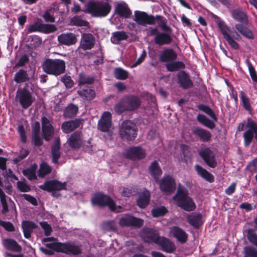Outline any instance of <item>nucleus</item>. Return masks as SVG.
Wrapping results in <instances>:
<instances>
[{
	"mask_svg": "<svg viewBox=\"0 0 257 257\" xmlns=\"http://www.w3.org/2000/svg\"><path fill=\"white\" fill-rule=\"evenodd\" d=\"M45 245L49 249L41 247L40 250L47 255H53L54 251L68 254H72L73 255H78L81 251L80 246L75 245L72 242L61 243L59 242H52L51 243H47Z\"/></svg>",
	"mask_w": 257,
	"mask_h": 257,
	"instance_id": "obj_1",
	"label": "nucleus"
},
{
	"mask_svg": "<svg viewBox=\"0 0 257 257\" xmlns=\"http://www.w3.org/2000/svg\"><path fill=\"white\" fill-rule=\"evenodd\" d=\"M83 11L89 14L92 17L103 18L107 16L111 10V6L104 1H90L85 6Z\"/></svg>",
	"mask_w": 257,
	"mask_h": 257,
	"instance_id": "obj_2",
	"label": "nucleus"
},
{
	"mask_svg": "<svg viewBox=\"0 0 257 257\" xmlns=\"http://www.w3.org/2000/svg\"><path fill=\"white\" fill-rule=\"evenodd\" d=\"M140 98L135 95L125 96L115 105L114 110L117 114L124 111H132L137 109L141 105Z\"/></svg>",
	"mask_w": 257,
	"mask_h": 257,
	"instance_id": "obj_3",
	"label": "nucleus"
},
{
	"mask_svg": "<svg viewBox=\"0 0 257 257\" xmlns=\"http://www.w3.org/2000/svg\"><path fill=\"white\" fill-rule=\"evenodd\" d=\"M218 26L223 38L227 41L230 47L233 50H238L240 46L237 41L242 39L239 34L234 30V28H228L224 22H220Z\"/></svg>",
	"mask_w": 257,
	"mask_h": 257,
	"instance_id": "obj_4",
	"label": "nucleus"
},
{
	"mask_svg": "<svg viewBox=\"0 0 257 257\" xmlns=\"http://www.w3.org/2000/svg\"><path fill=\"white\" fill-rule=\"evenodd\" d=\"M65 61L61 59H47L43 63L42 68L46 73L57 76L65 72Z\"/></svg>",
	"mask_w": 257,
	"mask_h": 257,
	"instance_id": "obj_5",
	"label": "nucleus"
},
{
	"mask_svg": "<svg viewBox=\"0 0 257 257\" xmlns=\"http://www.w3.org/2000/svg\"><path fill=\"white\" fill-rule=\"evenodd\" d=\"M29 83H26L23 88L18 89L17 91L16 100L19 102L24 109L30 106L34 100L32 93L29 91Z\"/></svg>",
	"mask_w": 257,
	"mask_h": 257,
	"instance_id": "obj_6",
	"label": "nucleus"
},
{
	"mask_svg": "<svg viewBox=\"0 0 257 257\" xmlns=\"http://www.w3.org/2000/svg\"><path fill=\"white\" fill-rule=\"evenodd\" d=\"M119 135L123 140L132 141L137 137V127L131 120H124L119 128Z\"/></svg>",
	"mask_w": 257,
	"mask_h": 257,
	"instance_id": "obj_7",
	"label": "nucleus"
},
{
	"mask_svg": "<svg viewBox=\"0 0 257 257\" xmlns=\"http://www.w3.org/2000/svg\"><path fill=\"white\" fill-rule=\"evenodd\" d=\"M159 186L162 192L167 195L172 194L176 188L175 180L172 175L165 174L160 179L159 182Z\"/></svg>",
	"mask_w": 257,
	"mask_h": 257,
	"instance_id": "obj_8",
	"label": "nucleus"
},
{
	"mask_svg": "<svg viewBox=\"0 0 257 257\" xmlns=\"http://www.w3.org/2000/svg\"><path fill=\"white\" fill-rule=\"evenodd\" d=\"M66 182L62 183L56 180L46 181L44 184L39 186V188L43 190L52 192V195L54 197L60 196V194L56 191L65 190Z\"/></svg>",
	"mask_w": 257,
	"mask_h": 257,
	"instance_id": "obj_9",
	"label": "nucleus"
},
{
	"mask_svg": "<svg viewBox=\"0 0 257 257\" xmlns=\"http://www.w3.org/2000/svg\"><path fill=\"white\" fill-rule=\"evenodd\" d=\"M56 30L57 28L55 25L43 24L41 19H38L34 23L29 26L28 32L32 33L38 31L48 34L54 32Z\"/></svg>",
	"mask_w": 257,
	"mask_h": 257,
	"instance_id": "obj_10",
	"label": "nucleus"
},
{
	"mask_svg": "<svg viewBox=\"0 0 257 257\" xmlns=\"http://www.w3.org/2000/svg\"><path fill=\"white\" fill-rule=\"evenodd\" d=\"M91 202L93 204L99 206H108L112 211L116 210L115 205L113 200L110 197L100 193L94 195L91 199Z\"/></svg>",
	"mask_w": 257,
	"mask_h": 257,
	"instance_id": "obj_11",
	"label": "nucleus"
},
{
	"mask_svg": "<svg viewBox=\"0 0 257 257\" xmlns=\"http://www.w3.org/2000/svg\"><path fill=\"white\" fill-rule=\"evenodd\" d=\"M169 233L171 236L175 238L178 242L184 244L187 242L188 235L183 228L179 226H172L169 228Z\"/></svg>",
	"mask_w": 257,
	"mask_h": 257,
	"instance_id": "obj_12",
	"label": "nucleus"
},
{
	"mask_svg": "<svg viewBox=\"0 0 257 257\" xmlns=\"http://www.w3.org/2000/svg\"><path fill=\"white\" fill-rule=\"evenodd\" d=\"M177 59V54L171 48H165L161 50L159 54V61L162 63H166V64L171 63Z\"/></svg>",
	"mask_w": 257,
	"mask_h": 257,
	"instance_id": "obj_13",
	"label": "nucleus"
},
{
	"mask_svg": "<svg viewBox=\"0 0 257 257\" xmlns=\"http://www.w3.org/2000/svg\"><path fill=\"white\" fill-rule=\"evenodd\" d=\"M192 132L195 138L202 142H209L212 139L211 132L206 129L201 128V127H193Z\"/></svg>",
	"mask_w": 257,
	"mask_h": 257,
	"instance_id": "obj_14",
	"label": "nucleus"
},
{
	"mask_svg": "<svg viewBox=\"0 0 257 257\" xmlns=\"http://www.w3.org/2000/svg\"><path fill=\"white\" fill-rule=\"evenodd\" d=\"M199 155L202 158L205 163L210 167L215 168L216 166L215 157L214 153L209 147L205 148L199 152Z\"/></svg>",
	"mask_w": 257,
	"mask_h": 257,
	"instance_id": "obj_15",
	"label": "nucleus"
},
{
	"mask_svg": "<svg viewBox=\"0 0 257 257\" xmlns=\"http://www.w3.org/2000/svg\"><path fill=\"white\" fill-rule=\"evenodd\" d=\"M177 81L179 86L183 89H189L193 86V82L186 71H179L177 75Z\"/></svg>",
	"mask_w": 257,
	"mask_h": 257,
	"instance_id": "obj_16",
	"label": "nucleus"
},
{
	"mask_svg": "<svg viewBox=\"0 0 257 257\" xmlns=\"http://www.w3.org/2000/svg\"><path fill=\"white\" fill-rule=\"evenodd\" d=\"M145 152L141 146L131 147L126 149L124 153V156L133 160H140L144 158Z\"/></svg>",
	"mask_w": 257,
	"mask_h": 257,
	"instance_id": "obj_17",
	"label": "nucleus"
},
{
	"mask_svg": "<svg viewBox=\"0 0 257 257\" xmlns=\"http://www.w3.org/2000/svg\"><path fill=\"white\" fill-rule=\"evenodd\" d=\"M67 143L73 149L80 148L83 144V136L81 132L77 131L71 134Z\"/></svg>",
	"mask_w": 257,
	"mask_h": 257,
	"instance_id": "obj_18",
	"label": "nucleus"
},
{
	"mask_svg": "<svg viewBox=\"0 0 257 257\" xmlns=\"http://www.w3.org/2000/svg\"><path fill=\"white\" fill-rule=\"evenodd\" d=\"M43 136L46 141H50L54 133V127L50 121L46 117L42 118Z\"/></svg>",
	"mask_w": 257,
	"mask_h": 257,
	"instance_id": "obj_19",
	"label": "nucleus"
},
{
	"mask_svg": "<svg viewBox=\"0 0 257 257\" xmlns=\"http://www.w3.org/2000/svg\"><path fill=\"white\" fill-rule=\"evenodd\" d=\"M158 245L161 250L169 253H173L176 249L175 243L170 239L164 237V236H160Z\"/></svg>",
	"mask_w": 257,
	"mask_h": 257,
	"instance_id": "obj_20",
	"label": "nucleus"
},
{
	"mask_svg": "<svg viewBox=\"0 0 257 257\" xmlns=\"http://www.w3.org/2000/svg\"><path fill=\"white\" fill-rule=\"evenodd\" d=\"M59 44L61 45L71 46L77 42V36L72 33H63L57 38Z\"/></svg>",
	"mask_w": 257,
	"mask_h": 257,
	"instance_id": "obj_21",
	"label": "nucleus"
},
{
	"mask_svg": "<svg viewBox=\"0 0 257 257\" xmlns=\"http://www.w3.org/2000/svg\"><path fill=\"white\" fill-rule=\"evenodd\" d=\"M95 42V38L92 34L85 33L82 36L78 49L90 50L94 46Z\"/></svg>",
	"mask_w": 257,
	"mask_h": 257,
	"instance_id": "obj_22",
	"label": "nucleus"
},
{
	"mask_svg": "<svg viewBox=\"0 0 257 257\" xmlns=\"http://www.w3.org/2000/svg\"><path fill=\"white\" fill-rule=\"evenodd\" d=\"M119 223L122 227L134 226L140 227L143 224V220L131 216H126L121 218Z\"/></svg>",
	"mask_w": 257,
	"mask_h": 257,
	"instance_id": "obj_23",
	"label": "nucleus"
},
{
	"mask_svg": "<svg viewBox=\"0 0 257 257\" xmlns=\"http://www.w3.org/2000/svg\"><path fill=\"white\" fill-rule=\"evenodd\" d=\"M111 113L108 111L104 112L98 121V130L101 132H108L111 125Z\"/></svg>",
	"mask_w": 257,
	"mask_h": 257,
	"instance_id": "obj_24",
	"label": "nucleus"
},
{
	"mask_svg": "<svg viewBox=\"0 0 257 257\" xmlns=\"http://www.w3.org/2000/svg\"><path fill=\"white\" fill-rule=\"evenodd\" d=\"M159 231L152 228H146V242L158 245L160 237Z\"/></svg>",
	"mask_w": 257,
	"mask_h": 257,
	"instance_id": "obj_25",
	"label": "nucleus"
},
{
	"mask_svg": "<svg viewBox=\"0 0 257 257\" xmlns=\"http://www.w3.org/2000/svg\"><path fill=\"white\" fill-rule=\"evenodd\" d=\"M173 41L171 35L165 32H159L154 40V43L159 46L170 45Z\"/></svg>",
	"mask_w": 257,
	"mask_h": 257,
	"instance_id": "obj_26",
	"label": "nucleus"
},
{
	"mask_svg": "<svg viewBox=\"0 0 257 257\" xmlns=\"http://www.w3.org/2000/svg\"><path fill=\"white\" fill-rule=\"evenodd\" d=\"M115 13L120 17L128 18L132 15V12L124 2L117 3L115 7Z\"/></svg>",
	"mask_w": 257,
	"mask_h": 257,
	"instance_id": "obj_27",
	"label": "nucleus"
},
{
	"mask_svg": "<svg viewBox=\"0 0 257 257\" xmlns=\"http://www.w3.org/2000/svg\"><path fill=\"white\" fill-rule=\"evenodd\" d=\"M82 120L78 119L65 121L62 124V130L65 134L70 133L75 129L79 127L80 124L82 123Z\"/></svg>",
	"mask_w": 257,
	"mask_h": 257,
	"instance_id": "obj_28",
	"label": "nucleus"
},
{
	"mask_svg": "<svg viewBox=\"0 0 257 257\" xmlns=\"http://www.w3.org/2000/svg\"><path fill=\"white\" fill-rule=\"evenodd\" d=\"M188 223L193 228H199L203 225L202 215L200 213H192L187 216Z\"/></svg>",
	"mask_w": 257,
	"mask_h": 257,
	"instance_id": "obj_29",
	"label": "nucleus"
},
{
	"mask_svg": "<svg viewBox=\"0 0 257 257\" xmlns=\"http://www.w3.org/2000/svg\"><path fill=\"white\" fill-rule=\"evenodd\" d=\"M232 18L237 22L247 25L248 23L247 15L241 8L234 9L232 12Z\"/></svg>",
	"mask_w": 257,
	"mask_h": 257,
	"instance_id": "obj_30",
	"label": "nucleus"
},
{
	"mask_svg": "<svg viewBox=\"0 0 257 257\" xmlns=\"http://www.w3.org/2000/svg\"><path fill=\"white\" fill-rule=\"evenodd\" d=\"M60 149V139L58 137L55 139V143L52 146L51 149L52 161L55 164L58 163V160L61 157V153Z\"/></svg>",
	"mask_w": 257,
	"mask_h": 257,
	"instance_id": "obj_31",
	"label": "nucleus"
},
{
	"mask_svg": "<svg viewBox=\"0 0 257 257\" xmlns=\"http://www.w3.org/2000/svg\"><path fill=\"white\" fill-rule=\"evenodd\" d=\"M149 171L151 176L154 178L157 184H159L161 180L159 179V177L162 175L163 171L157 161H154L152 162L149 167Z\"/></svg>",
	"mask_w": 257,
	"mask_h": 257,
	"instance_id": "obj_32",
	"label": "nucleus"
},
{
	"mask_svg": "<svg viewBox=\"0 0 257 257\" xmlns=\"http://www.w3.org/2000/svg\"><path fill=\"white\" fill-rule=\"evenodd\" d=\"M22 227L24 236L26 238H30L33 230L37 227V225L33 221L24 220L22 222Z\"/></svg>",
	"mask_w": 257,
	"mask_h": 257,
	"instance_id": "obj_33",
	"label": "nucleus"
},
{
	"mask_svg": "<svg viewBox=\"0 0 257 257\" xmlns=\"http://www.w3.org/2000/svg\"><path fill=\"white\" fill-rule=\"evenodd\" d=\"M3 244L5 247L9 250L16 252H20L22 250L21 246L17 241L12 239H4L3 240Z\"/></svg>",
	"mask_w": 257,
	"mask_h": 257,
	"instance_id": "obj_34",
	"label": "nucleus"
},
{
	"mask_svg": "<svg viewBox=\"0 0 257 257\" xmlns=\"http://www.w3.org/2000/svg\"><path fill=\"white\" fill-rule=\"evenodd\" d=\"M179 207L187 211H191L194 210L196 206L193 201L192 198L189 197L188 195L186 196L184 200L179 205Z\"/></svg>",
	"mask_w": 257,
	"mask_h": 257,
	"instance_id": "obj_35",
	"label": "nucleus"
},
{
	"mask_svg": "<svg viewBox=\"0 0 257 257\" xmlns=\"http://www.w3.org/2000/svg\"><path fill=\"white\" fill-rule=\"evenodd\" d=\"M195 169L197 171L198 174L208 182L212 183L214 182V177L211 173L208 172L207 170L203 169V167L200 166L199 165H196Z\"/></svg>",
	"mask_w": 257,
	"mask_h": 257,
	"instance_id": "obj_36",
	"label": "nucleus"
},
{
	"mask_svg": "<svg viewBox=\"0 0 257 257\" xmlns=\"http://www.w3.org/2000/svg\"><path fill=\"white\" fill-rule=\"evenodd\" d=\"M235 28L244 37L253 40L254 38V35L251 30L248 28L244 26L241 23H237L235 25Z\"/></svg>",
	"mask_w": 257,
	"mask_h": 257,
	"instance_id": "obj_37",
	"label": "nucleus"
},
{
	"mask_svg": "<svg viewBox=\"0 0 257 257\" xmlns=\"http://www.w3.org/2000/svg\"><path fill=\"white\" fill-rule=\"evenodd\" d=\"M78 111V106L73 103H70L64 109L63 115L65 118H72L76 115Z\"/></svg>",
	"mask_w": 257,
	"mask_h": 257,
	"instance_id": "obj_38",
	"label": "nucleus"
},
{
	"mask_svg": "<svg viewBox=\"0 0 257 257\" xmlns=\"http://www.w3.org/2000/svg\"><path fill=\"white\" fill-rule=\"evenodd\" d=\"M166 69L168 71L173 72L185 68V64L181 61H173L171 63L165 65Z\"/></svg>",
	"mask_w": 257,
	"mask_h": 257,
	"instance_id": "obj_39",
	"label": "nucleus"
},
{
	"mask_svg": "<svg viewBox=\"0 0 257 257\" xmlns=\"http://www.w3.org/2000/svg\"><path fill=\"white\" fill-rule=\"evenodd\" d=\"M197 121L209 129H213L216 126L214 121L208 118L203 114H199L197 115Z\"/></svg>",
	"mask_w": 257,
	"mask_h": 257,
	"instance_id": "obj_40",
	"label": "nucleus"
},
{
	"mask_svg": "<svg viewBox=\"0 0 257 257\" xmlns=\"http://www.w3.org/2000/svg\"><path fill=\"white\" fill-rule=\"evenodd\" d=\"M128 36L124 31H117L112 33L111 42L114 44H118L121 41L126 40Z\"/></svg>",
	"mask_w": 257,
	"mask_h": 257,
	"instance_id": "obj_41",
	"label": "nucleus"
},
{
	"mask_svg": "<svg viewBox=\"0 0 257 257\" xmlns=\"http://www.w3.org/2000/svg\"><path fill=\"white\" fill-rule=\"evenodd\" d=\"M188 195V191L184 188H179L175 195L173 196V199L176 201L177 206H179Z\"/></svg>",
	"mask_w": 257,
	"mask_h": 257,
	"instance_id": "obj_42",
	"label": "nucleus"
},
{
	"mask_svg": "<svg viewBox=\"0 0 257 257\" xmlns=\"http://www.w3.org/2000/svg\"><path fill=\"white\" fill-rule=\"evenodd\" d=\"M30 79L29 75L26 71L20 69L15 75L14 80L17 83L27 82Z\"/></svg>",
	"mask_w": 257,
	"mask_h": 257,
	"instance_id": "obj_43",
	"label": "nucleus"
},
{
	"mask_svg": "<svg viewBox=\"0 0 257 257\" xmlns=\"http://www.w3.org/2000/svg\"><path fill=\"white\" fill-rule=\"evenodd\" d=\"M240 98L243 108L250 113L252 109L249 97L245 93L244 91H240Z\"/></svg>",
	"mask_w": 257,
	"mask_h": 257,
	"instance_id": "obj_44",
	"label": "nucleus"
},
{
	"mask_svg": "<svg viewBox=\"0 0 257 257\" xmlns=\"http://www.w3.org/2000/svg\"><path fill=\"white\" fill-rule=\"evenodd\" d=\"M168 212V210L164 205H161L159 207H155L152 209L151 214L152 216L155 218L163 216Z\"/></svg>",
	"mask_w": 257,
	"mask_h": 257,
	"instance_id": "obj_45",
	"label": "nucleus"
},
{
	"mask_svg": "<svg viewBox=\"0 0 257 257\" xmlns=\"http://www.w3.org/2000/svg\"><path fill=\"white\" fill-rule=\"evenodd\" d=\"M78 93L82 98L87 100H92L95 96L94 90L90 88L78 91Z\"/></svg>",
	"mask_w": 257,
	"mask_h": 257,
	"instance_id": "obj_46",
	"label": "nucleus"
},
{
	"mask_svg": "<svg viewBox=\"0 0 257 257\" xmlns=\"http://www.w3.org/2000/svg\"><path fill=\"white\" fill-rule=\"evenodd\" d=\"M197 108L203 111L205 113L208 114L210 116L214 121H217L218 118L216 116L213 110L210 107V106L205 105L204 104H199L197 106Z\"/></svg>",
	"mask_w": 257,
	"mask_h": 257,
	"instance_id": "obj_47",
	"label": "nucleus"
},
{
	"mask_svg": "<svg viewBox=\"0 0 257 257\" xmlns=\"http://www.w3.org/2000/svg\"><path fill=\"white\" fill-rule=\"evenodd\" d=\"M197 108L203 111L205 113L208 114L210 116L214 121H217L218 118L216 116L213 110L210 107V106L205 105L204 104H199L197 106Z\"/></svg>",
	"mask_w": 257,
	"mask_h": 257,
	"instance_id": "obj_48",
	"label": "nucleus"
},
{
	"mask_svg": "<svg viewBox=\"0 0 257 257\" xmlns=\"http://www.w3.org/2000/svg\"><path fill=\"white\" fill-rule=\"evenodd\" d=\"M37 168V165L34 164L31 168L24 170L23 171V174L30 180H35L37 178L36 175Z\"/></svg>",
	"mask_w": 257,
	"mask_h": 257,
	"instance_id": "obj_49",
	"label": "nucleus"
},
{
	"mask_svg": "<svg viewBox=\"0 0 257 257\" xmlns=\"http://www.w3.org/2000/svg\"><path fill=\"white\" fill-rule=\"evenodd\" d=\"M245 63L246 64V65L248 66V69L249 71V73L250 74V76L251 78L252 79V81L254 83H257V73L253 66L251 63L250 62V60L248 59V58H247L245 60Z\"/></svg>",
	"mask_w": 257,
	"mask_h": 257,
	"instance_id": "obj_50",
	"label": "nucleus"
},
{
	"mask_svg": "<svg viewBox=\"0 0 257 257\" xmlns=\"http://www.w3.org/2000/svg\"><path fill=\"white\" fill-rule=\"evenodd\" d=\"M246 237L249 242L257 247V233L252 228H249L246 231Z\"/></svg>",
	"mask_w": 257,
	"mask_h": 257,
	"instance_id": "obj_51",
	"label": "nucleus"
},
{
	"mask_svg": "<svg viewBox=\"0 0 257 257\" xmlns=\"http://www.w3.org/2000/svg\"><path fill=\"white\" fill-rule=\"evenodd\" d=\"M114 74L116 79L120 80H125L128 76L127 71L121 68H115Z\"/></svg>",
	"mask_w": 257,
	"mask_h": 257,
	"instance_id": "obj_52",
	"label": "nucleus"
},
{
	"mask_svg": "<svg viewBox=\"0 0 257 257\" xmlns=\"http://www.w3.org/2000/svg\"><path fill=\"white\" fill-rule=\"evenodd\" d=\"M243 137L244 139V146L245 147H248L250 145L253 139L254 134H252V132L247 131V130L246 131L244 132Z\"/></svg>",
	"mask_w": 257,
	"mask_h": 257,
	"instance_id": "obj_53",
	"label": "nucleus"
},
{
	"mask_svg": "<svg viewBox=\"0 0 257 257\" xmlns=\"http://www.w3.org/2000/svg\"><path fill=\"white\" fill-rule=\"evenodd\" d=\"M94 78L89 76L86 75L83 73L79 74V85L90 84L94 82Z\"/></svg>",
	"mask_w": 257,
	"mask_h": 257,
	"instance_id": "obj_54",
	"label": "nucleus"
},
{
	"mask_svg": "<svg viewBox=\"0 0 257 257\" xmlns=\"http://www.w3.org/2000/svg\"><path fill=\"white\" fill-rule=\"evenodd\" d=\"M52 171V168L47 163H43L39 170V176L41 177H44L46 175L50 173Z\"/></svg>",
	"mask_w": 257,
	"mask_h": 257,
	"instance_id": "obj_55",
	"label": "nucleus"
},
{
	"mask_svg": "<svg viewBox=\"0 0 257 257\" xmlns=\"http://www.w3.org/2000/svg\"><path fill=\"white\" fill-rule=\"evenodd\" d=\"M163 17L160 16V15L156 16L157 21H158V26L161 28L163 31H167V32H171V28L167 26L166 20L163 19Z\"/></svg>",
	"mask_w": 257,
	"mask_h": 257,
	"instance_id": "obj_56",
	"label": "nucleus"
},
{
	"mask_svg": "<svg viewBox=\"0 0 257 257\" xmlns=\"http://www.w3.org/2000/svg\"><path fill=\"white\" fill-rule=\"evenodd\" d=\"M243 257H257V249L251 246L244 247Z\"/></svg>",
	"mask_w": 257,
	"mask_h": 257,
	"instance_id": "obj_57",
	"label": "nucleus"
},
{
	"mask_svg": "<svg viewBox=\"0 0 257 257\" xmlns=\"http://www.w3.org/2000/svg\"><path fill=\"white\" fill-rule=\"evenodd\" d=\"M134 20L138 24L145 26V12L135 11Z\"/></svg>",
	"mask_w": 257,
	"mask_h": 257,
	"instance_id": "obj_58",
	"label": "nucleus"
},
{
	"mask_svg": "<svg viewBox=\"0 0 257 257\" xmlns=\"http://www.w3.org/2000/svg\"><path fill=\"white\" fill-rule=\"evenodd\" d=\"M119 193L124 197H130L135 192L134 189L132 187H120L119 189Z\"/></svg>",
	"mask_w": 257,
	"mask_h": 257,
	"instance_id": "obj_59",
	"label": "nucleus"
},
{
	"mask_svg": "<svg viewBox=\"0 0 257 257\" xmlns=\"http://www.w3.org/2000/svg\"><path fill=\"white\" fill-rule=\"evenodd\" d=\"M102 228L105 231H115L116 230V226L113 221L103 223Z\"/></svg>",
	"mask_w": 257,
	"mask_h": 257,
	"instance_id": "obj_60",
	"label": "nucleus"
},
{
	"mask_svg": "<svg viewBox=\"0 0 257 257\" xmlns=\"http://www.w3.org/2000/svg\"><path fill=\"white\" fill-rule=\"evenodd\" d=\"M71 22L74 25L77 26H87L89 23L83 20L78 16H75L71 19Z\"/></svg>",
	"mask_w": 257,
	"mask_h": 257,
	"instance_id": "obj_61",
	"label": "nucleus"
},
{
	"mask_svg": "<svg viewBox=\"0 0 257 257\" xmlns=\"http://www.w3.org/2000/svg\"><path fill=\"white\" fill-rule=\"evenodd\" d=\"M40 224L44 231V234L46 236H49L52 232L51 226L45 221L40 222Z\"/></svg>",
	"mask_w": 257,
	"mask_h": 257,
	"instance_id": "obj_62",
	"label": "nucleus"
},
{
	"mask_svg": "<svg viewBox=\"0 0 257 257\" xmlns=\"http://www.w3.org/2000/svg\"><path fill=\"white\" fill-rule=\"evenodd\" d=\"M246 127L248 128L247 130H249L254 134V132L257 130V123L251 118H248Z\"/></svg>",
	"mask_w": 257,
	"mask_h": 257,
	"instance_id": "obj_63",
	"label": "nucleus"
},
{
	"mask_svg": "<svg viewBox=\"0 0 257 257\" xmlns=\"http://www.w3.org/2000/svg\"><path fill=\"white\" fill-rule=\"evenodd\" d=\"M61 80L67 88H70L72 87L74 85L73 80L69 76L64 75L63 77H61Z\"/></svg>",
	"mask_w": 257,
	"mask_h": 257,
	"instance_id": "obj_64",
	"label": "nucleus"
}]
</instances>
